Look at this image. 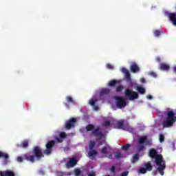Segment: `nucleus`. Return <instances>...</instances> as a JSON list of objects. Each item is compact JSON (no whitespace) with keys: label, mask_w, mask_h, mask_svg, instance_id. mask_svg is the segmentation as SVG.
Returning <instances> with one entry per match:
<instances>
[{"label":"nucleus","mask_w":176,"mask_h":176,"mask_svg":"<svg viewBox=\"0 0 176 176\" xmlns=\"http://www.w3.org/2000/svg\"><path fill=\"white\" fill-rule=\"evenodd\" d=\"M98 154V151L92 149V150H89V153H88V157L89 158L91 159V160H93L94 159V157H96V156H97V155Z\"/></svg>","instance_id":"obj_16"},{"label":"nucleus","mask_w":176,"mask_h":176,"mask_svg":"<svg viewBox=\"0 0 176 176\" xmlns=\"http://www.w3.org/2000/svg\"><path fill=\"white\" fill-rule=\"evenodd\" d=\"M160 69L161 71H169L170 70V65L166 63H160Z\"/></svg>","instance_id":"obj_19"},{"label":"nucleus","mask_w":176,"mask_h":176,"mask_svg":"<svg viewBox=\"0 0 176 176\" xmlns=\"http://www.w3.org/2000/svg\"><path fill=\"white\" fill-rule=\"evenodd\" d=\"M74 173L76 176H80L82 174V170H80L79 168H76L75 169Z\"/></svg>","instance_id":"obj_35"},{"label":"nucleus","mask_w":176,"mask_h":176,"mask_svg":"<svg viewBox=\"0 0 176 176\" xmlns=\"http://www.w3.org/2000/svg\"><path fill=\"white\" fill-rule=\"evenodd\" d=\"M115 100L116 101V107L119 109H122V108H124L127 105L124 98L122 96H115Z\"/></svg>","instance_id":"obj_6"},{"label":"nucleus","mask_w":176,"mask_h":176,"mask_svg":"<svg viewBox=\"0 0 176 176\" xmlns=\"http://www.w3.org/2000/svg\"><path fill=\"white\" fill-rule=\"evenodd\" d=\"M129 175V171H124L123 172L120 176H128Z\"/></svg>","instance_id":"obj_43"},{"label":"nucleus","mask_w":176,"mask_h":176,"mask_svg":"<svg viewBox=\"0 0 176 176\" xmlns=\"http://www.w3.org/2000/svg\"><path fill=\"white\" fill-rule=\"evenodd\" d=\"M56 175L57 176H64V173L63 172H57Z\"/></svg>","instance_id":"obj_44"},{"label":"nucleus","mask_w":176,"mask_h":176,"mask_svg":"<svg viewBox=\"0 0 176 176\" xmlns=\"http://www.w3.org/2000/svg\"><path fill=\"white\" fill-rule=\"evenodd\" d=\"M136 90L140 93V94H145V88L142 87V86H138L136 87Z\"/></svg>","instance_id":"obj_27"},{"label":"nucleus","mask_w":176,"mask_h":176,"mask_svg":"<svg viewBox=\"0 0 176 176\" xmlns=\"http://www.w3.org/2000/svg\"><path fill=\"white\" fill-rule=\"evenodd\" d=\"M64 138H67V133H65V132H60L59 133V138H56V141H58V142H63V140H64Z\"/></svg>","instance_id":"obj_20"},{"label":"nucleus","mask_w":176,"mask_h":176,"mask_svg":"<svg viewBox=\"0 0 176 176\" xmlns=\"http://www.w3.org/2000/svg\"><path fill=\"white\" fill-rule=\"evenodd\" d=\"M88 176H96V172L91 171V173L88 174Z\"/></svg>","instance_id":"obj_45"},{"label":"nucleus","mask_w":176,"mask_h":176,"mask_svg":"<svg viewBox=\"0 0 176 176\" xmlns=\"http://www.w3.org/2000/svg\"><path fill=\"white\" fill-rule=\"evenodd\" d=\"M138 160H140V155L136 153L132 158V163H135V162H138Z\"/></svg>","instance_id":"obj_28"},{"label":"nucleus","mask_w":176,"mask_h":176,"mask_svg":"<svg viewBox=\"0 0 176 176\" xmlns=\"http://www.w3.org/2000/svg\"><path fill=\"white\" fill-rule=\"evenodd\" d=\"M78 164V160L75 157L69 158L65 164L66 168H72Z\"/></svg>","instance_id":"obj_9"},{"label":"nucleus","mask_w":176,"mask_h":176,"mask_svg":"<svg viewBox=\"0 0 176 176\" xmlns=\"http://www.w3.org/2000/svg\"><path fill=\"white\" fill-rule=\"evenodd\" d=\"M101 153H103V155H107L108 153V147L104 146L101 149Z\"/></svg>","instance_id":"obj_33"},{"label":"nucleus","mask_w":176,"mask_h":176,"mask_svg":"<svg viewBox=\"0 0 176 176\" xmlns=\"http://www.w3.org/2000/svg\"><path fill=\"white\" fill-rule=\"evenodd\" d=\"M78 122L76 118H70L65 124V129L66 130H71V129H74L75 127V124Z\"/></svg>","instance_id":"obj_8"},{"label":"nucleus","mask_w":176,"mask_h":176,"mask_svg":"<svg viewBox=\"0 0 176 176\" xmlns=\"http://www.w3.org/2000/svg\"><path fill=\"white\" fill-rule=\"evenodd\" d=\"M54 145H56V142L54 140L48 142L45 145L46 149L44 150L43 153H45V155H50V153L53 152V147Z\"/></svg>","instance_id":"obj_7"},{"label":"nucleus","mask_w":176,"mask_h":176,"mask_svg":"<svg viewBox=\"0 0 176 176\" xmlns=\"http://www.w3.org/2000/svg\"><path fill=\"white\" fill-rule=\"evenodd\" d=\"M99 145H102V142H100V143H99Z\"/></svg>","instance_id":"obj_52"},{"label":"nucleus","mask_w":176,"mask_h":176,"mask_svg":"<svg viewBox=\"0 0 176 176\" xmlns=\"http://www.w3.org/2000/svg\"><path fill=\"white\" fill-rule=\"evenodd\" d=\"M117 126L118 129H122V130H130V126L127 124H124V120H120L117 122Z\"/></svg>","instance_id":"obj_12"},{"label":"nucleus","mask_w":176,"mask_h":176,"mask_svg":"<svg viewBox=\"0 0 176 176\" xmlns=\"http://www.w3.org/2000/svg\"><path fill=\"white\" fill-rule=\"evenodd\" d=\"M157 174V170H155V172H153V175H156Z\"/></svg>","instance_id":"obj_50"},{"label":"nucleus","mask_w":176,"mask_h":176,"mask_svg":"<svg viewBox=\"0 0 176 176\" xmlns=\"http://www.w3.org/2000/svg\"><path fill=\"white\" fill-rule=\"evenodd\" d=\"M42 157H45L43 153H42V148L41 147L36 146L33 148L32 152L27 153L24 154L23 157L19 156L16 158L19 163H22L23 159L30 163H35V160H41Z\"/></svg>","instance_id":"obj_1"},{"label":"nucleus","mask_w":176,"mask_h":176,"mask_svg":"<svg viewBox=\"0 0 176 176\" xmlns=\"http://www.w3.org/2000/svg\"><path fill=\"white\" fill-rule=\"evenodd\" d=\"M153 34H154V36L157 37V36H160L162 34H163V32L159 30H156L153 32Z\"/></svg>","instance_id":"obj_29"},{"label":"nucleus","mask_w":176,"mask_h":176,"mask_svg":"<svg viewBox=\"0 0 176 176\" xmlns=\"http://www.w3.org/2000/svg\"><path fill=\"white\" fill-rule=\"evenodd\" d=\"M121 72L125 74V79L127 82H131V74H130V72L126 67H122Z\"/></svg>","instance_id":"obj_13"},{"label":"nucleus","mask_w":176,"mask_h":176,"mask_svg":"<svg viewBox=\"0 0 176 176\" xmlns=\"http://www.w3.org/2000/svg\"><path fill=\"white\" fill-rule=\"evenodd\" d=\"M29 144L30 142H28V140H24L23 142L20 144L19 146L21 148H23V149H27V148H28Z\"/></svg>","instance_id":"obj_23"},{"label":"nucleus","mask_w":176,"mask_h":176,"mask_svg":"<svg viewBox=\"0 0 176 176\" xmlns=\"http://www.w3.org/2000/svg\"><path fill=\"white\" fill-rule=\"evenodd\" d=\"M146 169L145 168H141L139 170V173H140V174H146Z\"/></svg>","instance_id":"obj_38"},{"label":"nucleus","mask_w":176,"mask_h":176,"mask_svg":"<svg viewBox=\"0 0 176 176\" xmlns=\"http://www.w3.org/2000/svg\"><path fill=\"white\" fill-rule=\"evenodd\" d=\"M67 102H64L63 104L66 107L67 109H69V104H75V100L72 96H67L66 97Z\"/></svg>","instance_id":"obj_14"},{"label":"nucleus","mask_w":176,"mask_h":176,"mask_svg":"<svg viewBox=\"0 0 176 176\" xmlns=\"http://www.w3.org/2000/svg\"><path fill=\"white\" fill-rule=\"evenodd\" d=\"M130 69L131 72H133V74H135V72H139L140 67H138V65H136L135 63H133L131 64Z\"/></svg>","instance_id":"obj_17"},{"label":"nucleus","mask_w":176,"mask_h":176,"mask_svg":"<svg viewBox=\"0 0 176 176\" xmlns=\"http://www.w3.org/2000/svg\"><path fill=\"white\" fill-rule=\"evenodd\" d=\"M145 150V146H144V144H140L138 147V152H141L142 151Z\"/></svg>","instance_id":"obj_36"},{"label":"nucleus","mask_w":176,"mask_h":176,"mask_svg":"<svg viewBox=\"0 0 176 176\" xmlns=\"http://www.w3.org/2000/svg\"><path fill=\"white\" fill-rule=\"evenodd\" d=\"M113 156V153H110V154H109V155L107 156V157H108L109 159H112Z\"/></svg>","instance_id":"obj_46"},{"label":"nucleus","mask_w":176,"mask_h":176,"mask_svg":"<svg viewBox=\"0 0 176 176\" xmlns=\"http://www.w3.org/2000/svg\"><path fill=\"white\" fill-rule=\"evenodd\" d=\"M94 146H96V142L91 141L89 143V151L94 149Z\"/></svg>","instance_id":"obj_32"},{"label":"nucleus","mask_w":176,"mask_h":176,"mask_svg":"<svg viewBox=\"0 0 176 176\" xmlns=\"http://www.w3.org/2000/svg\"><path fill=\"white\" fill-rule=\"evenodd\" d=\"M124 95H125V97L126 98H129L130 101H133V100H137L139 98L138 93L129 89H125Z\"/></svg>","instance_id":"obj_5"},{"label":"nucleus","mask_w":176,"mask_h":176,"mask_svg":"<svg viewBox=\"0 0 176 176\" xmlns=\"http://www.w3.org/2000/svg\"><path fill=\"white\" fill-rule=\"evenodd\" d=\"M118 83H120V81H118L116 80H112L111 81L109 82V84L108 85L110 87H113L115 86H116V85H118Z\"/></svg>","instance_id":"obj_25"},{"label":"nucleus","mask_w":176,"mask_h":176,"mask_svg":"<svg viewBox=\"0 0 176 176\" xmlns=\"http://www.w3.org/2000/svg\"><path fill=\"white\" fill-rule=\"evenodd\" d=\"M176 122L175 113L173 111H168L166 113V118L162 122L164 129H168L172 127Z\"/></svg>","instance_id":"obj_2"},{"label":"nucleus","mask_w":176,"mask_h":176,"mask_svg":"<svg viewBox=\"0 0 176 176\" xmlns=\"http://www.w3.org/2000/svg\"><path fill=\"white\" fill-rule=\"evenodd\" d=\"M0 159H5L4 164H7L8 159H9V154L0 151Z\"/></svg>","instance_id":"obj_18"},{"label":"nucleus","mask_w":176,"mask_h":176,"mask_svg":"<svg viewBox=\"0 0 176 176\" xmlns=\"http://www.w3.org/2000/svg\"><path fill=\"white\" fill-rule=\"evenodd\" d=\"M115 157L116 159H122V154L120 153H114Z\"/></svg>","instance_id":"obj_37"},{"label":"nucleus","mask_w":176,"mask_h":176,"mask_svg":"<svg viewBox=\"0 0 176 176\" xmlns=\"http://www.w3.org/2000/svg\"><path fill=\"white\" fill-rule=\"evenodd\" d=\"M107 68H108V69H113V66L109 63H108L107 65Z\"/></svg>","instance_id":"obj_42"},{"label":"nucleus","mask_w":176,"mask_h":176,"mask_svg":"<svg viewBox=\"0 0 176 176\" xmlns=\"http://www.w3.org/2000/svg\"><path fill=\"white\" fill-rule=\"evenodd\" d=\"M159 154H157V151L155 148H151L149 151V156L151 159H155Z\"/></svg>","instance_id":"obj_21"},{"label":"nucleus","mask_w":176,"mask_h":176,"mask_svg":"<svg viewBox=\"0 0 176 176\" xmlns=\"http://www.w3.org/2000/svg\"><path fill=\"white\" fill-rule=\"evenodd\" d=\"M111 93V90L109 89H103L100 91V96H107Z\"/></svg>","instance_id":"obj_24"},{"label":"nucleus","mask_w":176,"mask_h":176,"mask_svg":"<svg viewBox=\"0 0 176 176\" xmlns=\"http://www.w3.org/2000/svg\"><path fill=\"white\" fill-rule=\"evenodd\" d=\"M164 142V135L160 134V142Z\"/></svg>","instance_id":"obj_40"},{"label":"nucleus","mask_w":176,"mask_h":176,"mask_svg":"<svg viewBox=\"0 0 176 176\" xmlns=\"http://www.w3.org/2000/svg\"><path fill=\"white\" fill-rule=\"evenodd\" d=\"M173 71L175 73H176V66L174 67Z\"/></svg>","instance_id":"obj_51"},{"label":"nucleus","mask_w":176,"mask_h":176,"mask_svg":"<svg viewBox=\"0 0 176 176\" xmlns=\"http://www.w3.org/2000/svg\"><path fill=\"white\" fill-rule=\"evenodd\" d=\"M87 131H92V135L94 137H97L99 140H102V138H105V134L104 132H100V128H96L94 129V125L92 124H89L86 126Z\"/></svg>","instance_id":"obj_3"},{"label":"nucleus","mask_w":176,"mask_h":176,"mask_svg":"<svg viewBox=\"0 0 176 176\" xmlns=\"http://www.w3.org/2000/svg\"><path fill=\"white\" fill-rule=\"evenodd\" d=\"M111 173L113 174H115V171H116V166H112L111 169H110Z\"/></svg>","instance_id":"obj_41"},{"label":"nucleus","mask_w":176,"mask_h":176,"mask_svg":"<svg viewBox=\"0 0 176 176\" xmlns=\"http://www.w3.org/2000/svg\"><path fill=\"white\" fill-rule=\"evenodd\" d=\"M0 176H16V174L12 170L0 171Z\"/></svg>","instance_id":"obj_15"},{"label":"nucleus","mask_w":176,"mask_h":176,"mask_svg":"<svg viewBox=\"0 0 176 176\" xmlns=\"http://www.w3.org/2000/svg\"><path fill=\"white\" fill-rule=\"evenodd\" d=\"M124 89V87H123L122 85H119L116 87V91L117 93H120L122 92V91Z\"/></svg>","instance_id":"obj_31"},{"label":"nucleus","mask_w":176,"mask_h":176,"mask_svg":"<svg viewBox=\"0 0 176 176\" xmlns=\"http://www.w3.org/2000/svg\"><path fill=\"white\" fill-rule=\"evenodd\" d=\"M138 143L140 144V145L145 144V145L151 146V145H152V140H148V138L146 136H142L138 139Z\"/></svg>","instance_id":"obj_10"},{"label":"nucleus","mask_w":176,"mask_h":176,"mask_svg":"<svg viewBox=\"0 0 176 176\" xmlns=\"http://www.w3.org/2000/svg\"><path fill=\"white\" fill-rule=\"evenodd\" d=\"M166 16H167L170 21V23H172V24L173 25L176 26V12H165Z\"/></svg>","instance_id":"obj_11"},{"label":"nucleus","mask_w":176,"mask_h":176,"mask_svg":"<svg viewBox=\"0 0 176 176\" xmlns=\"http://www.w3.org/2000/svg\"><path fill=\"white\" fill-rule=\"evenodd\" d=\"M131 146V144H126V145L122 146L121 149H122V151H125L126 152V151H129V148Z\"/></svg>","instance_id":"obj_30"},{"label":"nucleus","mask_w":176,"mask_h":176,"mask_svg":"<svg viewBox=\"0 0 176 176\" xmlns=\"http://www.w3.org/2000/svg\"><path fill=\"white\" fill-rule=\"evenodd\" d=\"M148 75H150V76H153V78H157V74H156V73L154 72H150Z\"/></svg>","instance_id":"obj_39"},{"label":"nucleus","mask_w":176,"mask_h":176,"mask_svg":"<svg viewBox=\"0 0 176 176\" xmlns=\"http://www.w3.org/2000/svg\"><path fill=\"white\" fill-rule=\"evenodd\" d=\"M102 126H104V127H107V126H111V121L109 120L104 121L102 123Z\"/></svg>","instance_id":"obj_34"},{"label":"nucleus","mask_w":176,"mask_h":176,"mask_svg":"<svg viewBox=\"0 0 176 176\" xmlns=\"http://www.w3.org/2000/svg\"><path fill=\"white\" fill-rule=\"evenodd\" d=\"M96 102H97V100H94L93 99L89 100V105H91V107H94V109L95 111H98L100 109L98 106L96 105Z\"/></svg>","instance_id":"obj_22"},{"label":"nucleus","mask_w":176,"mask_h":176,"mask_svg":"<svg viewBox=\"0 0 176 176\" xmlns=\"http://www.w3.org/2000/svg\"><path fill=\"white\" fill-rule=\"evenodd\" d=\"M144 167L146 168V170L147 171H152V168H153L152 164H151L150 162L144 164Z\"/></svg>","instance_id":"obj_26"},{"label":"nucleus","mask_w":176,"mask_h":176,"mask_svg":"<svg viewBox=\"0 0 176 176\" xmlns=\"http://www.w3.org/2000/svg\"><path fill=\"white\" fill-rule=\"evenodd\" d=\"M140 82H141V83H145V82H146L145 78H142L140 79Z\"/></svg>","instance_id":"obj_47"},{"label":"nucleus","mask_w":176,"mask_h":176,"mask_svg":"<svg viewBox=\"0 0 176 176\" xmlns=\"http://www.w3.org/2000/svg\"><path fill=\"white\" fill-rule=\"evenodd\" d=\"M156 61H157V63H160V61H162V59L160 58V57H157Z\"/></svg>","instance_id":"obj_48"},{"label":"nucleus","mask_w":176,"mask_h":176,"mask_svg":"<svg viewBox=\"0 0 176 176\" xmlns=\"http://www.w3.org/2000/svg\"><path fill=\"white\" fill-rule=\"evenodd\" d=\"M146 98H148V100H152L153 97H152V96H151V95H148V96H146Z\"/></svg>","instance_id":"obj_49"},{"label":"nucleus","mask_w":176,"mask_h":176,"mask_svg":"<svg viewBox=\"0 0 176 176\" xmlns=\"http://www.w3.org/2000/svg\"><path fill=\"white\" fill-rule=\"evenodd\" d=\"M154 159H155V163L158 168H157V171L161 175H164V169L166 168V164L163 163V155H157Z\"/></svg>","instance_id":"obj_4"}]
</instances>
